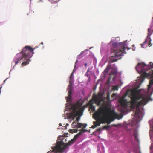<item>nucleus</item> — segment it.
I'll list each match as a JSON object with an SVG mask.
<instances>
[{"instance_id": "obj_2", "label": "nucleus", "mask_w": 153, "mask_h": 153, "mask_svg": "<svg viewBox=\"0 0 153 153\" xmlns=\"http://www.w3.org/2000/svg\"><path fill=\"white\" fill-rule=\"evenodd\" d=\"M131 101L128 102L124 98L121 99L119 101L121 105L124 108L130 107L131 109L136 108L134 117H140L139 115L141 114L142 111L139 108L140 106L146 105L148 102V100L146 97H142L140 95H137L136 92L134 91H131Z\"/></svg>"}, {"instance_id": "obj_15", "label": "nucleus", "mask_w": 153, "mask_h": 153, "mask_svg": "<svg viewBox=\"0 0 153 153\" xmlns=\"http://www.w3.org/2000/svg\"><path fill=\"white\" fill-rule=\"evenodd\" d=\"M52 4H54L57 3L60 0H48Z\"/></svg>"}, {"instance_id": "obj_30", "label": "nucleus", "mask_w": 153, "mask_h": 153, "mask_svg": "<svg viewBox=\"0 0 153 153\" xmlns=\"http://www.w3.org/2000/svg\"><path fill=\"white\" fill-rule=\"evenodd\" d=\"M96 127V126H95L94 125L92 126V128H94Z\"/></svg>"}, {"instance_id": "obj_3", "label": "nucleus", "mask_w": 153, "mask_h": 153, "mask_svg": "<svg viewBox=\"0 0 153 153\" xmlns=\"http://www.w3.org/2000/svg\"><path fill=\"white\" fill-rule=\"evenodd\" d=\"M126 49L128 50L130 48L127 46V42H124L116 43H112L111 46V51L113 53H115V56H111L109 61V64L117 60V57L123 55L126 53L125 50Z\"/></svg>"}, {"instance_id": "obj_31", "label": "nucleus", "mask_w": 153, "mask_h": 153, "mask_svg": "<svg viewBox=\"0 0 153 153\" xmlns=\"http://www.w3.org/2000/svg\"><path fill=\"white\" fill-rule=\"evenodd\" d=\"M140 65H141V64H140V63H138V64L137 66L138 67V66H139Z\"/></svg>"}, {"instance_id": "obj_34", "label": "nucleus", "mask_w": 153, "mask_h": 153, "mask_svg": "<svg viewBox=\"0 0 153 153\" xmlns=\"http://www.w3.org/2000/svg\"><path fill=\"white\" fill-rule=\"evenodd\" d=\"M7 79H6L5 80H4V82H5V81H6Z\"/></svg>"}, {"instance_id": "obj_33", "label": "nucleus", "mask_w": 153, "mask_h": 153, "mask_svg": "<svg viewBox=\"0 0 153 153\" xmlns=\"http://www.w3.org/2000/svg\"><path fill=\"white\" fill-rule=\"evenodd\" d=\"M87 65V63H85V66H86Z\"/></svg>"}, {"instance_id": "obj_24", "label": "nucleus", "mask_w": 153, "mask_h": 153, "mask_svg": "<svg viewBox=\"0 0 153 153\" xmlns=\"http://www.w3.org/2000/svg\"><path fill=\"white\" fill-rule=\"evenodd\" d=\"M107 100L109 101L110 99V94L108 93L107 94Z\"/></svg>"}, {"instance_id": "obj_29", "label": "nucleus", "mask_w": 153, "mask_h": 153, "mask_svg": "<svg viewBox=\"0 0 153 153\" xmlns=\"http://www.w3.org/2000/svg\"><path fill=\"white\" fill-rule=\"evenodd\" d=\"M101 130V128H99L98 129H97L96 130V131H100Z\"/></svg>"}, {"instance_id": "obj_1", "label": "nucleus", "mask_w": 153, "mask_h": 153, "mask_svg": "<svg viewBox=\"0 0 153 153\" xmlns=\"http://www.w3.org/2000/svg\"><path fill=\"white\" fill-rule=\"evenodd\" d=\"M93 117L97 120L94 122V125L96 127L100 126L101 123H107L108 125L113 121L115 119H120L122 118V117H120L117 113L112 111L110 107H109L107 106L101 107L95 112L93 114Z\"/></svg>"}, {"instance_id": "obj_25", "label": "nucleus", "mask_w": 153, "mask_h": 153, "mask_svg": "<svg viewBox=\"0 0 153 153\" xmlns=\"http://www.w3.org/2000/svg\"><path fill=\"white\" fill-rule=\"evenodd\" d=\"M89 69H88L87 71V72H86V74H85V75L87 76H88V75H89V74H88V72H89Z\"/></svg>"}, {"instance_id": "obj_38", "label": "nucleus", "mask_w": 153, "mask_h": 153, "mask_svg": "<svg viewBox=\"0 0 153 153\" xmlns=\"http://www.w3.org/2000/svg\"><path fill=\"white\" fill-rule=\"evenodd\" d=\"M76 132H77V129H76Z\"/></svg>"}, {"instance_id": "obj_16", "label": "nucleus", "mask_w": 153, "mask_h": 153, "mask_svg": "<svg viewBox=\"0 0 153 153\" xmlns=\"http://www.w3.org/2000/svg\"><path fill=\"white\" fill-rule=\"evenodd\" d=\"M78 122H77L74 121L72 123V126L74 128H76Z\"/></svg>"}, {"instance_id": "obj_35", "label": "nucleus", "mask_w": 153, "mask_h": 153, "mask_svg": "<svg viewBox=\"0 0 153 153\" xmlns=\"http://www.w3.org/2000/svg\"><path fill=\"white\" fill-rule=\"evenodd\" d=\"M41 44H42H42H43V42H42L41 43Z\"/></svg>"}, {"instance_id": "obj_17", "label": "nucleus", "mask_w": 153, "mask_h": 153, "mask_svg": "<svg viewBox=\"0 0 153 153\" xmlns=\"http://www.w3.org/2000/svg\"><path fill=\"white\" fill-rule=\"evenodd\" d=\"M112 68L111 67V65H110L109 66H107V68H106L105 70V72L106 73H107L108 72V71L109 69Z\"/></svg>"}, {"instance_id": "obj_8", "label": "nucleus", "mask_w": 153, "mask_h": 153, "mask_svg": "<svg viewBox=\"0 0 153 153\" xmlns=\"http://www.w3.org/2000/svg\"><path fill=\"white\" fill-rule=\"evenodd\" d=\"M100 99L99 97L96 96H94L93 99L90 100L87 103V105L89 106L93 105L94 102H98L100 101Z\"/></svg>"}, {"instance_id": "obj_9", "label": "nucleus", "mask_w": 153, "mask_h": 153, "mask_svg": "<svg viewBox=\"0 0 153 153\" xmlns=\"http://www.w3.org/2000/svg\"><path fill=\"white\" fill-rule=\"evenodd\" d=\"M153 33V20L152 21V24L150 28L148 29L147 36L146 39V42L147 41L148 39H150V36Z\"/></svg>"}, {"instance_id": "obj_11", "label": "nucleus", "mask_w": 153, "mask_h": 153, "mask_svg": "<svg viewBox=\"0 0 153 153\" xmlns=\"http://www.w3.org/2000/svg\"><path fill=\"white\" fill-rule=\"evenodd\" d=\"M72 94V89L71 88L68 92V95L66 97V100L67 102H69L71 100V95Z\"/></svg>"}, {"instance_id": "obj_40", "label": "nucleus", "mask_w": 153, "mask_h": 153, "mask_svg": "<svg viewBox=\"0 0 153 153\" xmlns=\"http://www.w3.org/2000/svg\"><path fill=\"white\" fill-rule=\"evenodd\" d=\"M59 125H61V124H59Z\"/></svg>"}, {"instance_id": "obj_4", "label": "nucleus", "mask_w": 153, "mask_h": 153, "mask_svg": "<svg viewBox=\"0 0 153 153\" xmlns=\"http://www.w3.org/2000/svg\"><path fill=\"white\" fill-rule=\"evenodd\" d=\"M35 49V48H33L30 46H25L20 53L16 55L15 58L16 60L14 61L15 65L17 64L19 61L22 60H26L23 61L22 64V66L28 64L30 61V59L34 54L33 51Z\"/></svg>"}, {"instance_id": "obj_6", "label": "nucleus", "mask_w": 153, "mask_h": 153, "mask_svg": "<svg viewBox=\"0 0 153 153\" xmlns=\"http://www.w3.org/2000/svg\"><path fill=\"white\" fill-rule=\"evenodd\" d=\"M61 141H58L56 144L55 147L53 149V151L55 152H62L63 151L64 149H63V147L65 145V143L67 141V138L62 136L60 137Z\"/></svg>"}, {"instance_id": "obj_36", "label": "nucleus", "mask_w": 153, "mask_h": 153, "mask_svg": "<svg viewBox=\"0 0 153 153\" xmlns=\"http://www.w3.org/2000/svg\"><path fill=\"white\" fill-rule=\"evenodd\" d=\"M114 95V94H113L112 95V97H113V95Z\"/></svg>"}, {"instance_id": "obj_19", "label": "nucleus", "mask_w": 153, "mask_h": 153, "mask_svg": "<svg viewBox=\"0 0 153 153\" xmlns=\"http://www.w3.org/2000/svg\"><path fill=\"white\" fill-rule=\"evenodd\" d=\"M112 89L113 90H118V86H114L113 87Z\"/></svg>"}, {"instance_id": "obj_10", "label": "nucleus", "mask_w": 153, "mask_h": 153, "mask_svg": "<svg viewBox=\"0 0 153 153\" xmlns=\"http://www.w3.org/2000/svg\"><path fill=\"white\" fill-rule=\"evenodd\" d=\"M87 131L84 129H82L76 135H75L72 139L74 141H75L76 139L79 137V136L82 134L83 132Z\"/></svg>"}, {"instance_id": "obj_27", "label": "nucleus", "mask_w": 153, "mask_h": 153, "mask_svg": "<svg viewBox=\"0 0 153 153\" xmlns=\"http://www.w3.org/2000/svg\"><path fill=\"white\" fill-rule=\"evenodd\" d=\"M80 120V117H77L76 118V121L77 122H78L79 120Z\"/></svg>"}, {"instance_id": "obj_39", "label": "nucleus", "mask_w": 153, "mask_h": 153, "mask_svg": "<svg viewBox=\"0 0 153 153\" xmlns=\"http://www.w3.org/2000/svg\"><path fill=\"white\" fill-rule=\"evenodd\" d=\"M132 46H134V45H132Z\"/></svg>"}, {"instance_id": "obj_37", "label": "nucleus", "mask_w": 153, "mask_h": 153, "mask_svg": "<svg viewBox=\"0 0 153 153\" xmlns=\"http://www.w3.org/2000/svg\"><path fill=\"white\" fill-rule=\"evenodd\" d=\"M75 67H76V65H75V66H74V68H75Z\"/></svg>"}, {"instance_id": "obj_5", "label": "nucleus", "mask_w": 153, "mask_h": 153, "mask_svg": "<svg viewBox=\"0 0 153 153\" xmlns=\"http://www.w3.org/2000/svg\"><path fill=\"white\" fill-rule=\"evenodd\" d=\"M81 106L79 103L75 104L72 106V110L71 114V116L75 117L82 115L83 108H81Z\"/></svg>"}, {"instance_id": "obj_32", "label": "nucleus", "mask_w": 153, "mask_h": 153, "mask_svg": "<svg viewBox=\"0 0 153 153\" xmlns=\"http://www.w3.org/2000/svg\"><path fill=\"white\" fill-rule=\"evenodd\" d=\"M142 65H142V67H144V66L146 65L144 64H143Z\"/></svg>"}, {"instance_id": "obj_13", "label": "nucleus", "mask_w": 153, "mask_h": 153, "mask_svg": "<svg viewBox=\"0 0 153 153\" xmlns=\"http://www.w3.org/2000/svg\"><path fill=\"white\" fill-rule=\"evenodd\" d=\"M87 126L86 124L78 123L76 128H81L83 127L84 128H85Z\"/></svg>"}, {"instance_id": "obj_43", "label": "nucleus", "mask_w": 153, "mask_h": 153, "mask_svg": "<svg viewBox=\"0 0 153 153\" xmlns=\"http://www.w3.org/2000/svg\"><path fill=\"white\" fill-rule=\"evenodd\" d=\"M77 62V61H76V62L75 63H76V62Z\"/></svg>"}, {"instance_id": "obj_44", "label": "nucleus", "mask_w": 153, "mask_h": 153, "mask_svg": "<svg viewBox=\"0 0 153 153\" xmlns=\"http://www.w3.org/2000/svg\"><path fill=\"white\" fill-rule=\"evenodd\" d=\"M41 1H42V0H40Z\"/></svg>"}, {"instance_id": "obj_7", "label": "nucleus", "mask_w": 153, "mask_h": 153, "mask_svg": "<svg viewBox=\"0 0 153 153\" xmlns=\"http://www.w3.org/2000/svg\"><path fill=\"white\" fill-rule=\"evenodd\" d=\"M141 76L143 77V79L141 80V82H142L144 81L145 77H148L151 76L152 78V79L150 80L149 84L148 86V88L149 89L152 84H153V71L152 74L147 73L146 72H143L141 75Z\"/></svg>"}, {"instance_id": "obj_42", "label": "nucleus", "mask_w": 153, "mask_h": 153, "mask_svg": "<svg viewBox=\"0 0 153 153\" xmlns=\"http://www.w3.org/2000/svg\"><path fill=\"white\" fill-rule=\"evenodd\" d=\"M153 65H152V66L153 67Z\"/></svg>"}, {"instance_id": "obj_45", "label": "nucleus", "mask_w": 153, "mask_h": 153, "mask_svg": "<svg viewBox=\"0 0 153 153\" xmlns=\"http://www.w3.org/2000/svg\"><path fill=\"white\" fill-rule=\"evenodd\" d=\"M152 18L153 19V17Z\"/></svg>"}, {"instance_id": "obj_23", "label": "nucleus", "mask_w": 153, "mask_h": 153, "mask_svg": "<svg viewBox=\"0 0 153 153\" xmlns=\"http://www.w3.org/2000/svg\"><path fill=\"white\" fill-rule=\"evenodd\" d=\"M120 125V124H119L118 125L113 124V125H112L111 126H112V127H117Z\"/></svg>"}, {"instance_id": "obj_26", "label": "nucleus", "mask_w": 153, "mask_h": 153, "mask_svg": "<svg viewBox=\"0 0 153 153\" xmlns=\"http://www.w3.org/2000/svg\"><path fill=\"white\" fill-rule=\"evenodd\" d=\"M74 72V69L73 70L72 73L71 74L70 76V80L71 79V77L73 75V73Z\"/></svg>"}, {"instance_id": "obj_18", "label": "nucleus", "mask_w": 153, "mask_h": 153, "mask_svg": "<svg viewBox=\"0 0 153 153\" xmlns=\"http://www.w3.org/2000/svg\"><path fill=\"white\" fill-rule=\"evenodd\" d=\"M151 40L150 39H147V42H146V43H147L148 42H149V44L148 45L149 46V47L151 46L152 45V44L151 43Z\"/></svg>"}, {"instance_id": "obj_41", "label": "nucleus", "mask_w": 153, "mask_h": 153, "mask_svg": "<svg viewBox=\"0 0 153 153\" xmlns=\"http://www.w3.org/2000/svg\"><path fill=\"white\" fill-rule=\"evenodd\" d=\"M69 86H71V85H69Z\"/></svg>"}, {"instance_id": "obj_14", "label": "nucleus", "mask_w": 153, "mask_h": 153, "mask_svg": "<svg viewBox=\"0 0 153 153\" xmlns=\"http://www.w3.org/2000/svg\"><path fill=\"white\" fill-rule=\"evenodd\" d=\"M117 73V70L114 68H112V70L110 72L109 74L110 75H113L116 74Z\"/></svg>"}, {"instance_id": "obj_20", "label": "nucleus", "mask_w": 153, "mask_h": 153, "mask_svg": "<svg viewBox=\"0 0 153 153\" xmlns=\"http://www.w3.org/2000/svg\"><path fill=\"white\" fill-rule=\"evenodd\" d=\"M89 108L91 109V111H94L95 110V107L93 105L89 106Z\"/></svg>"}, {"instance_id": "obj_22", "label": "nucleus", "mask_w": 153, "mask_h": 153, "mask_svg": "<svg viewBox=\"0 0 153 153\" xmlns=\"http://www.w3.org/2000/svg\"><path fill=\"white\" fill-rule=\"evenodd\" d=\"M134 136L135 139L137 140V134L136 133H134Z\"/></svg>"}, {"instance_id": "obj_12", "label": "nucleus", "mask_w": 153, "mask_h": 153, "mask_svg": "<svg viewBox=\"0 0 153 153\" xmlns=\"http://www.w3.org/2000/svg\"><path fill=\"white\" fill-rule=\"evenodd\" d=\"M74 141L72 139L70 141H68V143L65 144L63 147V149H64V150L68 146H70L72 144Z\"/></svg>"}, {"instance_id": "obj_28", "label": "nucleus", "mask_w": 153, "mask_h": 153, "mask_svg": "<svg viewBox=\"0 0 153 153\" xmlns=\"http://www.w3.org/2000/svg\"><path fill=\"white\" fill-rule=\"evenodd\" d=\"M147 42V41L146 42V40L145 41V42L143 43V44H141L140 45H141V46L142 47H143V45H144V44L146 43V42Z\"/></svg>"}, {"instance_id": "obj_21", "label": "nucleus", "mask_w": 153, "mask_h": 153, "mask_svg": "<svg viewBox=\"0 0 153 153\" xmlns=\"http://www.w3.org/2000/svg\"><path fill=\"white\" fill-rule=\"evenodd\" d=\"M110 125H107V126H103V129H108L110 127Z\"/></svg>"}]
</instances>
